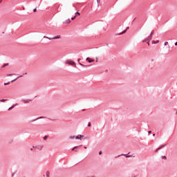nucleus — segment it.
I'll return each mask as SVG.
<instances>
[{"instance_id":"nucleus-36","label":"nucleus","mask_w":177,"mask_h":177,"mask_svg":"<svg viewBox=\"0 0 177 177\" xmlns=\"http://www.w3.org/2000/svg\"><path fill=\"white\" fill-rule=\"evenodd\" d=\"M98 154H100V155L102 154V151H100Z\"/></svg>"},{"instance_id":"nucleus-37","label":"nucleus","mask_w":177,"mask_h":177,"mask_svg":"<svg viewBox=\"0 0 177 177\" xmlns=\"http://www.w3.org/2000/svg\"><path fill=\"white\" fill-rule=\"evenodd\" d=\"M117 157H121V155H118V156H115V158H117Z\"/></svg>"},{"instance_id":"nucleus-20","label":"nucleus","mask_w":177,"mask_h":177,"mask_svg":"<svg viewBox=\"0 0 177 177\" xmlns=\"http://www.w3.org/2000/svg\"><path fill=\"white\" fill-rule=\"evenodd\" d=\"M46 176L49 177V171H47L46 173Z\"/></svg>"},{"instance_id":"nucleus-35","label":"nucleus","mask_w":177,"mask_h":177,"mask_svg":"<svg viewBox=\"0 0 177 177\" xmlns=\"http://www.w3.org/2000/svg\"><path fill=\"white\" fill-rule=\"evenodd\" d=\"M174 45L175 46H177V41L175 42Z\"/></svg>"},{"instance_id":"nucleus-24","label":"nucleus","mask_w":177,"mask_h":177,"mask_svg":"<svg viewBox=\"0 0 177 177\" xmlns=\"http://www.w3.org/2000/svg\"><path fill=\"white\" fill-rule=\"evenodd\" d=\"M87 125L88 127H92V124L91 123V122H89Z\"/></svg>"},{"instance_id":"nucleus-10","label":"nucleus","mask_w":177,"mask_h":177,"mask_svg":"<svg viewBox=\"0 0 177 177\" xmlns=\"http://www.w3.org/2000/svg\"><path fill=\"white\" fill-rule=\"evenodd\" d=\"M44 38H47V39H49L50 41H52V39H54L53 37H48L46 36H44Z\"/></svg>"},{"instance_id":"nucleus-33","label":"nucleus","mask_w":177,"mask_h":177,"mask_svg":"<svg viewBox=\"0 0 177 177\" xmlns=\"http://www.w3.org/2000/svg\"><path fill=\"white\" fill-rule=\"evenodd\" d=\"M79 64H80V66H82L83 67L85 66V65H84V64H81V63H79Z\"/></svg>"},{"instance_id":"nucleus-6","label":"nucleus","mask_w":177,"mask_h":177,"mask_svg":"<svg viewBox=\"0 0 177 177\" xmlns=\"http://www.w3.org/2000/svg\"><path fill=\"white\" fill-rule=\"evenodd\" d=\"M21 77H23V75L18 76L16 79L11 80V82H15V81H17V80H19V78H21Z\"/></svg>"},{"instance_id":"nucleus-31","label":"nucleus","mask_w":177,"mask_h":177,"mask_svg":"<svg viewBox=\"0 0 177 177\" xmlns=\"http://www.w3.org/2000/svg\"><path fill=\"white\" fill-rule=\"evenodd\" d=\"M21 75H23V77H24V75H27V73H23V74Z\"/></svg>"},{"instance_id":"nucleus-39","label":"nucleus","mask_w":177,"mask_h":177,"mask_svg":"<svg viewBox=\"0 0 177 177\" xmlns=\"http://www.w3.org/2000/svg\"><path fill=\"white\" fill-rule=\"evenodd\" d=\"M148 133H151V131H148Z\"/></svg>"},{"instance_id":"nucleus-34","label":"nucleus","mask_w":177,"mask_h":177,"mask_svg":"<svg viewBox=\"0 0 177 177\" xmlns=\"http://www.w3.org/2000/svg\"><path fill=\"white\" fill-rule=\"evenodd\" d=\"M146 41H147V39L145 38L144 40H142V42H146Z\"/></svg>"},{"instance_id":"nucleus-4","label":"nucleus","mask_w":177,"mask_h":177,"mask_svg":"<svg viewBox=\"0 0 177 177\" xmlns=\"http://www.w3.org/2000/svg\"><path fill=\"white\" fill-rule=\"evenodd\" d=\"M35 149H37V150H42V149H44V146L42 145H38V146H36V147H33Z\"/></svg>"},{"instance_id":"nucleus-8","label":"nucleus","mask_w":177,"mask_h":177,"mask_svg":"<svg viewBox=\"0 0 177 177\" xmlns=\"http://www.w3.org/2000/svg\"><path fill=\"white\" fill-rule=\"evenodd\" d=\"M151 38H153V37H152L151 35H149V36H148V37L146 38V39H147L149 42H150V40L151 39Z\"/></svg>"},{"instance_id":"nucleus-30","label":"nucleus","mask_w":177,"mask_h":177,"mask_svg":"<svg viewBox=\"0 0 177 177\" xmlns=\"http://www.w3.org/2000/svg\"><path fill=\"white\" fill-rule=\"evenodd\" d=\"M33 12H34V13H35V12H37V8L33 9Z\"/></svg>"},{"instance_id":"nucleus-41","label":"nucleus","mask_w":177,"mask_h":177,"mask_svg":"<svg viewBox=\"0 0 177 177\" xmlns=\"http://www.w3.org/2000/svg\"><path fill=\"white\" fill-rule=\"evenodd\" d=\"M153 136H156V134H155V133H153Z\"/></svg>"},{"instance_id":"nucleus-42","label":"nucleus","mask_w":177,"mask_h":177,"mask_svg":"<svg viewBox=\"0 0 177 177\" xmlns=\"http://www.w3.org/2000/svg\"><path fill=\"white\" fill-rule=\"evenodd\" d=\"M2 1H3V0H0V3H1V2H2Z\"/></svg>"},{"instance_id":"nucleus-18","label":"nucleus","mask_w":177,"mask_h":177,"mask_svg":"<svg viewBox=\"0 0 177 177\" xmlns=\"http://www.w3.org/2000/svg\"><path fill=\"white\" fill-rule=\"evenodd\" d=\"M75 137H76L75 136H71L69 139L71 140L75 139Z\"/></svg>"},{"instance_id":"nucleus-27","label":"nucleus","mask_w":177,"mask_h":177,"mask_svg":"<svg viewBox=\"0 0 177 177\" xmlns=\"http://www.w3.org/2000/svg\"><path fill=\"white\" fill-rule=\"evenodd\" d=\"M9 84H10V82H7V83H4L3 85H9Z\"/></svg>"},{"instance_id":"nucleus-9","label":"nucleus","mask_w":177,"mask_h":177,"mask_svg":"<svg viewBox=\"0 0 177 177\" xmlns=\"http://www.w3.org/2000/svg\"><path fill=\"white\" fill-rule=\"evenodd\" d=\"M24 103H30V102H32V100H24Z\"/></svg>"},{"instance_id":"nucleus-11","label":"nucleus","mask_w":177,"mask_h":177,"mask_svg":"<svg viewBox=\"0 0 177 177\" xmlns=\"http://www.w3.org/2000/svg\"><path fill=\"white\" fill-rule=\"evenodd\" d=\"M158 42H160L159 40H157V41H156V40H152V41H151V44H158Z\"/></svg>"},{"instance_id":"nucleus-26","label":"nucleus","mask_w":177,"mask_h":177,"mask_svg":"<svg viewBox=\"0 0 177 177\" xmlns=\"http://www.w3.org/2000/svg\"><path fill=\"white\" fill-rule=\"evenodd\" d=\"M0 102H6V99H1L0 100Z\"/></svg>"},{"instance_id":"nucleus-40","label":"nucleus","mask_w":177,"mask_h":177,"mask_svg":"<svg viewBox=\"0 0 177 177\" xmlns=\"http://www.w3.org/2000/svg\"><path fill=\"white\" fill-rule=\"evenodd\" d=\"M41 118H38L37 120H40Z\"/></svg>"},{"instance_id":"nucleus-22","label":"nucleus","mask_w":177,"mask_h":177,"mask_svg":"<svg viewBox=\"0 0 177 177\" xmlns=\"http://www.w3.org/2000/svg\"><path fill=\"white\" fill-rule=\"evenodd\" d=\"M6 66H9L8 63L4 64L2 67H6Z\"/></svg>"},{"instance_id":"nucleus-5","label":"nucleus","mask_w":177,"mask_h":177,"mask_svg":"<svg viewBox=\"0 0 177 177\" xmlns=\"http://www.w3.org/2000/svg\"><path fill=\"white\" fill-rule=\"evenodd\" d=\"M86 62H88V63H93V62H95V60H93V59H91L89 57H87L86 59Z\"/></svg>"},{"instance_id":"nucleus-28","label":"nucleus","mask_w":177,"mask_h":177,"mask_svg":"<svg viewBox=\"0 0 177 177\" xmlns=\"http://www.w3.org/2000/svg\"><path fill=\"white\" fill-rule=\"evenodd\" d=\"M153 35H154V32H151L149 35H151V37H153Z\"/></svg>"},{"instance_id":"nucleus-16","label":"nucleus","mask_w":177,"mask_h":177,"mask_svg":"<svg viewBox=\"0 0 177 177\" xmlns=\"http://www.w3.org/2000/svg\"><path fill=\"white\" fill-rule=\"evenodd\" d=\"M15 106L12 105L11 107L8 108V111H10V110H12V109H15Z\"/></svg>"},{"instance_id":"nucleus-25","label":"nucleus","mask_w":177,"mask_h":177,"mask_svg":"<svg viewBox=\"0 0 177 177\" xmlns=\"http://www.w3.org/2000/svg\"><path fill=\"white\" fill-rule=\"evenodd\" d=\"M44 140H47V139H48V136H45L44 137Z\"/></svg>"},{"instance_id":"nucleus-13","label":"nucleus","mask_w":177,"mask_h":177,"mask_svg":"<svg viewBox=\"0 0 177 177\" xmlns=\"http://www.w3.org/2000/svg\"><path fill=\"white\" fill-rule=\"evenodd\" d=\"M66 24H70V23H71V19H70V18H68V19H66Z\"/></svg>"},{"instance_id":"nucleus-14","label":"nucleus","mask_w":177,"mask_h":177,"mask_svg":"<svg viewBox=\"0 0 177 177\" xmlns=\"http://www.w3.org/2000/svg\"><path fill=\"white\" fill-rule=\"evenodd\" d=\"M125 32H127V30H124L122 31V32L119 34V35H122V34H125Z\"/></svg>"},{"instance_id":"nucleus-1","label":"nucleus","mask_w":177,"mask_h":177,"mask_svg":"<svg viewBox=\"0 0 177 177\" xmlns=\"http://www.w3.org/2000/svg\"><path fill=\"white\" fill-rule=\"evenodd\" d=\"M84 138H85V136L79 134L75 137V139H78L79 140H82Z\"/></svg>"},{"instance_id":"nucleus-15","label":"nucleus","mask_w":177,"mask_h":177,"mask_svg":"<svg viewBox=\"0 0 177 177\" xmlns=\"http://www.w3.org/2000/svg\"><path fill=\"white\" fill-rule=\"evenodd\" d=\"M54 39H59L60 38V35H57L53 37Z\"/></svg>"},{"instance_id":"nucleus-29","label":"nucleus","mask_w":177,"mask_h":177,"mask_svg":"<svg viewBox=\"0 0 177 177\" xmlns=\"http://www.w3.org/2000/svg\"><path fill=\"white\" fill-rule=\"evenodd\" d=\"M167 44H168V41H165L164 44L165 46H167Z\"/></svg>"},{"instance_id":"nucleus-32","label":"nucleus","mask_w":177,"mask_h":177,"mask_svg":"<svg viewBox=\"0 0 177 177\" xmlns=\"http://www.w3.org/2000/svg\"><path fill=\"white\" fill-rule=\"evenodd\" d=\"M148 46H150V41H147Z\"/></svg>"},{"instance_id":"nucleus-2","label":"nucleus","mask_w":177,"mask_h":177,"mask_svg":"<svg viewBox=\"0 0 177 177\" xmlns=\"http://www.w3.org/2000/svg\"><path fill=\"white\" fill-rule=\"evenodd\" d=\"M66 64H69L70 66H75V62L68 60L66 62Z\"/></svg>"},{"instance_id":"nucleus-17","label":"nucleus","mask_w":177,"mask_h":177,"mask_svg":"<svg viewBox=\"0 0 177 177\" xmlns=\"http://www.w3.org/2000/svg\"><path fill=\"white\" fill-rule=\"evenodd\" d=\"M75 16H80L81 15V13H80V12H78V10L75 13Z\"/></svg>"},{"instance_id":"nucleus-19","label":"nucleus","mask_w":177,"mask_h":177,"mask_svg":"<svg viewBox=\"0 0 177 177\" xmlns=\"http://www.w3.org/2000/svg\"><path fill=\"white\" fill-rule=\"evenodd\" d=\"M161 158H162V160H167V156H161Z\"/></svg>"},{"instance_id":"nucleus-3","label":"nucleus","mask_w":177,"mask_h":177,"mask_svg":"<svg viewBox=\"0 0 177 177\" xmlns=\"http://www.w3.org/2000/svg\"><path fill=\"white\" fill-rule=\"evenodd\" d=\"M166 146H167V144L161 145L160 147H159L158 148H157L155 150V153H157V151H158V150H161V149H162V147H165Z\"/></svg>"},{"instance_id":"nucleus-45","label":"nucleus","mask_w":177,"mask_h":177,"mask_svg":"<svg viewBox=\"0 0 177 177\" xmlns=\"http://www.w3.org/2000/svg\"><path fill=\"white\" fill-rule=\"evenodd\" d=\"M133 177H136V176H133Z\"/></svg>"},{"instance_id":"nucleus-21","label":"nucleus","mask_w":177,"mask_h":177,"mask_svg":"<svg viewBox=\"0 0 177 177\" xmlns=\"http://www.w3.org/2000/svg\"><path fill=\"white\" fill-rule=\"evenodd\" d=\"M8 75V77H10L11 75H16V73H10Z\"/></svg>"},{"instance_id":"nucleus-12","label":"nucleus","mask_w":177,"mask_h":177,"mask_svg":"<svg viewBox=\"0 0 177 177\" xmlns=\"http://www.w3.org/2000/svg\"><path fill=\"white\" fill-rule=\"evenodd\" d=\"M78 149V146H76V147H73V149H72V151H78V150H77V149Z\"/></svg>"},{"instance_id":"nucleus-38","label":"nucleus","mask_w":177,"mask_h":177,"mask_svg":"<svg viewBox=\"0 0 177 177\" xmlns=\"http://www.w3.org/2000/svg\"><path fill=\"white\" fill-rule=\"evenodd\" d=\"M126 30H129V26H128V27L126 28Z\"/></svg>"},{"instance_id":"nucleus-23","label":"nucleus","mask_w":177,"mask_h":177,"mask_svg":"<svg viewBox=\"0 0 177 177\" xmlns=\"http://www.w3.org/2000/svg\"><path fill=\"white\" fill-rule=\"evenodd\" d=\"M77 17V15H75L74 17H73L72 18H71V20H75V18Z\"/></svg>"},{"instance_id":"nucleus-46","label":"nucleus","mask_w":177,"mask_h":177,"mask_svg":"<svg viewBox=\"0 0 177 177\" xmlns=\"http://www.w3.org/2000/svg\"><path fill=\"white\" fill-rule=\"evenodd\" d=\"M80 59H78V62H80Z\"/></svg>"},{"instance_id":"nucleus-7","label":"nucleus","mask_w":177,"mask_h":177,"mask_svg":"<svg viewBox=\"0 0 177 177\" xmlns=\"http://www.w3.org/2000/svg\"><path fill=\"white\" fill-rule=\"evenodd\" d=\"M122 156H125L126 158H129V157H132V155H129V153L122 154Z\"/></svg>"},{"instance_id":"nucleus-43","label":"nucleus","mask_w":177,"mask_h":177,"mask_svg":"<svg viewBox=\"0 0 177 177\" xmlns=\"http://www.w3.org/2000/svg\"><path fill=\"white\" fill-rule=\"evenodd\" d=\"M84 149H86V147H84Z\"/></svg>"},{"instance_id":"nucleus-44","label":"nucleus","mask_w":177,"mask_h":177,"mask_svg":"<svg viewBox=\"0 0 177 177\" xmlns=\"http://www.w3.org/2000/svg\"><path fill=\"white\" fill-rule=\"evenodd\" d=\"M83 111H85V109H83Z\"/></svg>"}]
</instances>
